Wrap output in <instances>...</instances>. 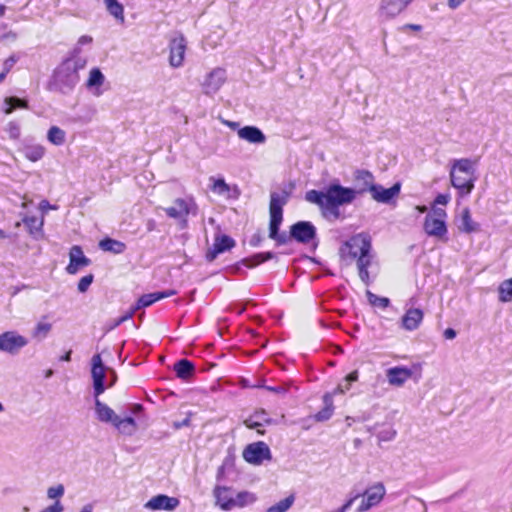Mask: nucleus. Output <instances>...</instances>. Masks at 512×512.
Masks as SVG:
<instances>
[{"label": "nucleus", "instance_id": "e2e57ef3", "mask_svg": "<svg viewBox=\"0 0 512 512\" xmlns=\"http://www.w3.org/2000/svg\"><path fill=\"white\" fill-rule=\"evenodd\" d=\"M465 0H448L447 4L449 8L451 9H457L459 6H461Z\"/></svg>", "mask_w": 512, "mask_h": 512}, {"label": "nucleus", "instance_id": "58836bf2", "mask_svg": "<svg viewBox=\"0 0 512 512\" xmlns=\"http://www.w3.org/2000/svg\"><path fill=\"white\" fill-rule=\"evenodd\" d=\"M294 501V495H289L288 497L280 500L278 503L270 506L266 512H287L292 507Z\"/></svg>", "mask_w": 512, "mask_h": 512}, {"label": "nucleus", "instance_id": "f8f14e48", "mask_svg": "<svg viewBox=\"0 0 512 512\" xmlns=\"http://www.w3.org/2000/svg\"><path fill=\"white\" fill-rule=\"evenodd\" d=\"M316 236V228L310 222L300 221L291 226L290 237L300 243H309Z\"/></svg>", "mask_w": 512, "mask_h": 512}, {"label": "nucleus", "instance_id": "39448f33", "mask_svg": "<svg viewBox=\"0 0 512 512\" xmlns=\"http://www.w3.org/2000/svg\"><path fill=\"white\" fill-rule=\"evenodd\" d=\"M386 495V488L382 482H376L369 486L360 496L362 500L357 507V512H366L379 505Z\"/></svg>", "mask_w": 512, "mask_h": 512}, {"label": "nucleus", "instance_id": "423d86ee", "mask_svg": "<svg viewBox=\"0 0 512 512\" xmlns=\"http://www.w3.org/2000/svg\"><path fill=\"white\" fill-rule=\"evenodd\" d=\"M28 344V339L16 331H6L0 334V351L16 355Z\"/></svg>", "mask_w": 512, "mask_h": 512}, {"label": "nucleus", "instance_id": "0eeeda50", "mask_svg": "<svg viewBox=\"0 0 512 512\" xmlns=\"http://www.w3.org/2000/svg\"><path fill=\"white\" fill-rule=\"evenodd\" d=\"M227 80L226 70L216 67L211 70L203 79L201 87L205 95H214L224 85Z\"/></svg>", "mask_w": 512, "mask_h": 512}, {"label": "nucleus", "instance_id": "c85d7f7f", "mask_svg": "<svg viewBox=\"0 0 512 512\" xmlns=\"http://www.w3.org/2000/svg\"><path fill=\"white\" fill-rule=\"evenodd\" d=\"M324 408L320 410L314 417L316 421H326L333 415V394H325L323 396Z\"/></svg>", "mask_w": 512, "mask_h": 512}, {"label": "nucleus", "instance_id": "7c9ffc66", "mask_svg": "<svg viewBox=\"0 0 512 512\" xmlns=\"http://www.w3.org/2000/svg\"><path fill=\"white\" fill-rule=\"evenodd\" d=\"M99 246L102 250L112 252L114 254H121L126 249V245L123 242L111 238L101 240Z\"/></svg>", "mask_w": 512, "mask_h": 512}, {"label": "nucleus", "instance_id": "20e7f679", "mask_svg": "<svg viewBox=\"0 0 512 512\" xmlns=\"http://www.w3.org/2000/svg\"><path fill=\"white\" fill-rule=\"evenodd\" d=\"M478 161V158H460L452 161L450 182L460 197L468 196L473 191L478 178L476 174Z\"/></svg>", "mask_w": 512, "mask_h": 512}, {"label": "nucleus", "instance_id": "f3484780", "mask_svg": "<svg viewBox=\"0 0 512 512\" xmlns=\"http://www.w3.org/2000/svg\"><path fill=\"white\" fill-rule=\"evenodd\" d=\"M424 318V313L420 308H409L401 318V327L406 331L417 330Z\"/></svg>", "mask_w": 512, "mask_h": 512}, {"label": "nucleus", "instance_id": "9b49d317", "mask_svg": "<svg viewBox=\"0 0 512 512\" xmlns=\"http://www.w3.org/2000/svg\"><path fill=\"white\" fill-rule=\"evenodd\" d=\"M424 231L427 235L437 238L438 240L447 241V226L443 219L434 218L433 216L427 215L425 217Z\"/></svg>", "mask_w": 512, "mask_h": 512}, {"label": "nucleus", "instance_id": "4c0bfd02", "mask_svg": "<svg viewBox=\"0 0 512 512\" xmlns=\"http://www.w3.org/2000/svg\"><path fill=\"white\" fill-rule=\"evenodd\" d=\"M459 229L466 233H471L477 230V225L473 222L468 208H465L462 212Z\"/></svg>", "mask_w": 512, "mask_h": 512}, {"label": "nucleus", "instance_id": "a19ab883", "mask_svg": "<svg viewBox=\"0 0 512 512\" xmlns=\"http://www.w3.org/2000/svg\"><path fill=\"white\" fill-rule=\"evenodd\" d=\"M25 226L28 228L30 234H36L42 231V227L44 224L43 218L38 219L34 216L25 217L23 219Z\"/></svg>", "mask_w": 512, "mask_h": 512}, {"label": "nucleus", "instance_id": "c9c22d12", "mask_svg": "<svg viewBox=\"0 0 512 512\" xmlns=\"http://www.w3.org/2000/svg\"><path fill=\"white\" fill-rule=\"evenodd\" d=\"M498 293L499 301L503 303L512 301V277L500 283Z\"/></svg>", "mask_w": 512, "mask_h": 512}, {"label": "nucleus", "instance_id": "473e14b6", "mask_svg": "<svg viewBox=\"0 0 512 512\" xmlns=\"http://www.w3.org/2000/svg\"><path fill=\"white\" fill-rule=\"evenodd\" d=\"M282 222L270 220L269 224V237L277 242L278 245H282L288 242L289 236L283 232L279 233V227Z\"/></svg>", "mask_w": 512, "mask_h": 512}, {"label": "nucleus", "instance_id": "69168bd1", "mask_svg": "<svg viewBox=\"0 0 512 512\" xmlns=\"http://www.w3.org/2000/svg\"><path fill=\"white\" fill-rule=\"evenodd\" d=\"M135 311H136V309H135V307H134V308H133L129 313H127L126 315L122 316V317L117 321L116 325H119V324L123 323L124 321H126V320H128V319L132 318V316H133V314H134V312H135Z\"/></svg>", "mask_w": 512, "mask_h": 512}, {"label": "nucleus", "instance_id": "9d476101", "mask_svg": "<svg viewBox=\"0 0 512 512\" xmlns=\"http://www.w3.org/2000/svg\"><path fill=\"white\" fill-rule=\"evenodd\" d=\"M92 378L95 398L99 397L104 391V378L106 368L103 365L100 354H96L92 357Z\"/></svg>", "mask_w": 512, "mask_h": 512}, {"label": "nucleus", "instance_id": "5701e85b", "mask_svg": "<svg viewBox=\"0 0 512 512\" xmlns=\"http://www.w3.org/2000/svg\"><path fill=\"white\" fill-rule=\"evenodd\" d=\"M238 137L252 144H263L266 141L264 133L256 126H244L237 132Z\"/></svg>", "mask_w": 512, "mask_h": 512}, {"label": "nucleus", "instance_id": "393cba45", "mask_svg": "<svg viewBox=\"0 0 512 512\" xmlns=\"http://www.w3.org/2000/svg\"><path fill=\"white\" fill-rule=\"evenodd\" d=\"M175 294H176V291L170 289V290H166V291H162V292H154V293L142 295L138 299V301L135 305V309L138 310V309H141L144 307H148V306L152 305L153 303H155L156 301L171 297Z\"/></svg>", "mask_w": 512, "mask_h": 512}, {"label": "nucleus", "instance_id": "a878e982", "mask_svg": "<svg viewBox=\"0 0 512 512\" xmlns=\"http://www.w3.org/2000/svg\"><path fill=\"white\" fill-rule=\"evenodd\" d=\"M113 426L125 436H132L138 430V425L132 417L121 418L119 416Z\"/></svg>", "mask_w": 512, "mask_h": 512}, {"label": "nucleus", "instance_id": "a18cd8bd", "mask_svg": "<svg viewBox=\"0 0 512 512\" xmlns=\"http://www.w3.org/2000/svg\"><path fill=\"white\" fill-rule=\"evenodd\" d=\"M356 179L358 181H362L365 184V186L367 187L366 189L368 191L370 190V186L375 185L373 175L369 171H366V170L358 171L357 175H356Z\"/></svg>", "mask_w": 512, "mask_h": 512}, {"label": "nucleus", "instance_id": "5fc2aeb1", "mask_svg": "<svg viewBox=\"0 0 512 512\" xmlns=\"http://www.w3.org/2000/svg\"><path fill=\"white\" fill-rule=\"evenodd\" d=\"M191 424V418H190V415H188L185 419H183L182 421H175L173 423V427L178 430L182 427H188L190 426Z\"/></svg>", "mask_w": 512, "mask_h": 512}, {"label": "nucleus", "instance_id": "2eb2a0df", "mask_svg": "<svg viewBox=\"0 0 512 512\" xmlns=\"http://www.w3.org/2000/svg\"><path fill=\"white\" fill-rule=\"evenodd\" d=\"M194 203L190 200L178 198L174 201L173 206L165 208L166 214L174 219L184 220L192 212Z\"/></svg>", "mask_w": 512, "mask_h": 512}, {"label": "nucleus", "instance_id": "79ce46f5", "mask_svg": "<svg viewBox=\"0 0 512 512\" xmlns=\"http://www.w3.org/2000/svg\"><path fill=\"white\" fill-rule=\"evenodd\" d=\"M366 295L369 303L373 306H378L384 309L387 308L390 304V300L388 298L377 296L369 290L366 292Z\"/></svg>", "mask_w": 512, "mask_h": 512}, {"label": "nucleus", "instance_id": "1a4fd4ad", "mask_svg": "<svg viewBox=\"0 0 512 512\" xmlns=\"http://www.w3.org/2000/svg\"><path fill=\"white\" fill-rule=\"evenodd\" d=\"M187 43L183 35L173 38L169 44V64L173 68H179L183 65L185 59Z\"/></svg>", "mask_w": 512, "mask_h": 512}, {"label": "nucleus", "instance_id": "4468645a", "mask_svg": "<svg viewBox=\"0 0 512 512\" xmlns=\"http://www.w3.org/2000/svg\"><path fill=\"white\" fill-rule=\"evenodd\" d=\"M179 503V500L175 497L160 494L152 497L145 503L144 507L149 510L173 511L179 506Z\"/></svg>", "mask_w": 512, "mask_h": 512}, {"label": "nucleus", "instance_id": "4be33fe9", "mask_svg": "<svg viewBox=\"0 0 512 512\" xmlns=\"http://www.w3.org/2000/svg\"><path fill=\"white\" fill-rule=\"evenodd\" d=\"M234 246V240L227 235H221L215 238L213 247L208 250L206 258L208 261L216 259L218 254L232 248Z\"/></svg>", "mask_w": 512, "mask_h": 512}, {"label": "nucleus", "instance_id": "f704fd0d", "mask_svg": "<svg viewBox=\"0 0 512 512\" xmlns=\"http://www.w3.org/2000/svg\"><path fill=\"white\" fill-rule=\"evenodd\" d=\"M16 108H28V103L17 97H6L3 102V112L11 114Z\"/></svg>", "mask_w": 512, "mask_h": 512}, {"label": "nucleus", "instance_id": "338daca9", "mask_svg": "<svg viewBox=\"0 0 512 512\" xmlns=\"http://www.w3.org/2000/svg\"><path fill=\"white\" fill-rule=\"evenodd\" d=\"M146 229L148 232H152L156 229V221L153 219H148L146 221Z\"/></svg>", "mask_w": 512, "mask_h": 512}, {"label": "nucleus", "instance_id": "3c124183", "mask_svg": "<svg viewBox=\"0 0 512 512\" xmlns=\"http://www.w3.org/2000/svg\"><path fill=\"white\" fill-rule=\"evenodd\" d=\"M358 380V371L355 370L353 372H351L350 374H348L345 378V382L346 384L343 385L344 389H345V392L348 391L350 389V385L352 382H355Z\"/></svg>", "mask_w": 512, "mask_h": 512}, {"label": "nucleus", "instance_id": "ea45409f", "mask_svg": "<svg viewBox=\"0 0 512 512\" xmlns=\"http://www.w3.org/2000/svg\"><path fill=\"white\" fill-rule=\"evenodd\" d=\"M107 10L111 15H113L116 19H119L121 22L124 21V9L122 4H120L117 0H104Z\"/></svg>", "mask_w": 512, "mask_h": 512}, {"label": "nucleus", "instance_id": "c03bdc74", "mask_svg": "<svg viewBox=\"0 0 512 512\" xmlns=\"http://www.w3.org/2000/svg\"><path fill=\"white\" fill-rule=\"evenodd\" d=\"M64 492V486L62 484H58L47 489V497L51 500L60 501L59 499L64 495Z\"/></svg>", "mask_w": 512, "mask_h": 512}, {"label": "nucleus", "instance_id": "aec40b11", "mask_svg": "<svg viewBox=\"0 0 512 512\" xmlns=\"http://www.w3.org/2000/svg\"><path fill=\"white\" fill-rule=\"evenodd\" d=\"M70 262L66 267V271L69 274H75L81 267L89 265L90 260L83 254L80 246H73L69 253Z\"/></svg>", "mask_w": 512, "mask_h": 512}, {"label": "nucleus", "instance_id": "13d9d810", "mask_svg": "<svg viewBox=\"0 0 512 512\" xmlns=\"http://www.w3.org/2000/svg\"><path fill=\"white\" fill-rule=\"evenodd\" d=\"M16 38H17V34L13 31H8L4 34H0V42L4 41V40L15 41Z\"/></svg>", "mask_w": 512, "mask_h": 512}, {"label": "nucleus", "instance_id": "b1692460", "mask_svg": "<svg viewBox=\"0 0 512 512\" xmlns=\"http://www.w3.org/2000/svg\"><path fill=\"white\" fill-rule=\"evenodd\" d=\"M95 413L100 422L110 423L112 425H114L119 417L112 408L101 402L98 397L95 398Z\"/></svg>", "mask_w": 512, "mask_h": 512}, {"label": "nucleus", "instance_id": "0e129e2a", "mask_svg": "<svg viewBox=\"0 0 512 512\" xmlns=\"http://www.w3.org/2000/svg\"><path fill=\"white\" fill-rule=\"evenodd\" d=\"M444 337L446 339H449V340H452L456 337V331L452 328H447L445 331H444Z\"/></svg>", "mask_w": 512, "mask_h": 512}, {"label": "nucleus", "instance_id": "bb28decb", "mask_svg": "<svg viewBox=\"0 0 512 512\" xmlns=\"http://www.w3.org/2000/svg\"><path fill=\"white\" fill-rule=\"evenodd\" d=\"M105 82V76L99 68H92L89 72V77L86 82L88 89H94V94L99 96L101 94V86Z\"/></svg>", "mask_w": 512, "mask_h": 512}, {"label": "nucleus", "instance_id": "7ed1b4c3", "mask_svg": "<svg viewBox=\"0 0 512 512\" xmlns=\"http://www.w3.org/2000/svg\"><path fill=\"white\" fill-rule=\"evenodd\" d=\"M86 64L87 59L80 56L79 48H74L71 56L54 71L53 79L57 89L62 93L72 91L80 80L79 71L84 69Z\"/></svg>", "mask_w": 512, "mask_h": 512}, {"label": "nucleus", "instance_id": "8fccbe9b", "mask_svg": "<svg viewBox=\"0 0 512 512\" xmlns=\"http://www.w3.org/2000/svg\"><path fill=\"white\" fill-rule=\"evenodd\" d=\"M92 281H93L92 275H87V276L82 277L78 282L79 292H81V293L86 292L87 289L89 288V286L91 285Z\"/></svg>", "mask_w": 512, "mask_h": 512}, {"label": "nucleus", "instance_id": "bf43d9fd", "mask_svg": "<svg viewBox=\"0 0 512 512\" xmlns=\"http://www.w3.org/2000/svg\"><path fill=\"white\" fill-rule=\"evenodd\" d=\"M93 39L91 36H88V35H83L81 36L79 39H78V42H77V47L76 48H79L80 49V46L82 45H86V44H90L92 43Z\"/></svg>", "mask_w": 512, "mask_h": 512}, {"label": "nucleus", "instance_id": "cd10ccee", "mask_svg": "<svg viewBox=\"0 0 512 512\" xmlns=\"http://www.w3.org/2000/svg\"><path fill=\"white\" fill-rule=\"evenodd\" d=\"M174 370L176 372L177 377L188 380L192 377L194 373V365L191 361L187 359H181L174 365Z\"/></svg>", "mask_w": 512, "mask_h": 512}, {"label": "nucleus", "instance_id": "4d7b16f0", "mask_svg": "<svg viewBox=\"0 0 512 512\" xmlns=\"http://www.w3.org/2000/svg\"><path fill=\"white\" fill-rule=\"evenodd\" d=\"M430 216H433L434 218H440V219H443L445 221V218L447 216L446 212L444 209H441V208H435L433 209V212L432 214H429Z\"/></svg>", "mask_w": 512, "mask_h": 512}, {"label": "nucleus", "instance_id": "de8ad7c7", "mask_svg": "<svg viewBox=\"0 0 512 512\" xmlns=\"http://www.w3.org/2000/svg\"><path fill=\"white\" fill-rule=\"evenodd\" d=\"M229 190H230V188H229L228 184H226L224 179L214 180L213 185H212L213 192H215L219 195H224V194H227L229 192Z\"/></svg>", "mask_w": 512, "mask_h": 512}, {"label": "nucleus", "instance_id": "a211bd4d", "mask_svg": "<svg viewBox=\"0 0 512 512\" xmlns=\"http://www.w3.org/2000/svg\"><path fill=\"white\" fill-rule=\"evenodd\" d=\"M412 374L411 369L403 366L392 367L386 371L388 383L396 387L403 386L404 383L412 377Z\"/></svg>", "mask_w": 512, "mask_h": 512}, {"label": "nucleus", "instance_id": "f03ea898", "mask_svg": "<svg viewBox=\"0 0 512 512\" xmlns=\"http://www.w3.org/2000/svg\"><path fill=\"white\" fill-rule=\"evenodd\" d=\"M370 250V239L364 234H357L351 237L340 249L341 256L344 259H357L359 277L366 285L370 283L368 272V267L371 265L372 260Z\"/></svg>", "mask_w": 512, "mask_h": 512}, {"label": "nucleus", "instance_id": "774afa93", "mask_svg": "<svg viewBox=\"0 0 512 512\" xmlns=\"http://www.w3.org/2000/svg\"><path fill=\"white\" fill-rule=\"evenodd\" d=\"M93 508H94V507H93V504L89 503V504L84 505V506L81 508L80 512H92V511H93Z\"/></svg>", "mask_w": 512, "mask_h": 512}, {"label": "nucleus", "instance_id": "f257e3e1", "mask_svg": "<svg viewBox=\"0 0 512 512\" xmlns=\"http://www.w3.org/2000/svg\"><path fill=\"white\" fill-rule=\"evenodd\" d=\"M358 193L355 189L331 184L326 191L309 190L305 199L319 206L325 218L337 220L340 218L339 206L352 203Z\"/></svg>", "mask_w": 512, "mask_h": 512}, {"label": "nucleus", "instance_id": "680f3d73", "mask_svg": "<svg viewBox=\"0 0 512 512\" xmlns=\"http://www.w3.org/2000/svg\"><path fill=\"white\" fill-rule=\"evenodd\" d=\"M265 389H267L268 391L274 392V393H278V394L286 393V388L284 386H276V387L266 386Z\"/></svg>", "mask_w": 512, "mask_h": 512}, {"label": "nucleus", "instance_id": "49530a36", "mask_svg": "<svg viewBox=\"0 0 512 512\" xmlns=\"http://www.w3.org/2000/svg\"><path fill=\"white\" fill-rule=\"evenodd\" d=\"M274 258V254L272 252L258 253L252 257L250 260L252 263L248 265L249 267H254L260 263L271 260ZM247 262L249 260H246Z\"/></svg>", "mask_w": 512, "mask_h": 512}, {"label": "nucleus", "instance_id": "c756f323", "mask_svg": "<svg viewBox=\"0 0 512 512\" xmlns=\"http://www.w3.org/2000/svg\"><path fill=\"white\" fill-rule=\"evenodd\" d=\"M271 422L270 418H268L267 413L264 410L256 412L254 415L250 416L244 421V424L248 428H258L263 426L264 424H269Z\"/></svg>", "mask_w": 512, "mask_h": 512}, {"label": "nucleus", "instance_id": "09e8293b", "mask_svg": "<svg viewBox=\"0 0 512 512\" xmlns=\"http://www.w3.org/2000/svg\"><path fill=\"white\" fill-rule=\"evenodd\" d=\"M5 132L11 139L17 140L20 137V126L18 123L10 121L5 127Z\"/></svg>", "mask_w": 512, "mask_h": 512}, {"label": "nucleus", "instance_id": "e433bc0d", "mask_svg": "<svg viewBox=\"0 0 512 512\" xmlns=\"http://www.w3.org/2000/svg\"><path fill=\"white\" fill-rule=\"evenodd\" d=\"M24 154L28 160L36 162L43 158L45 148L41 145H30L25 147Z\"/></svg>", "mask_w": 512, "mask_h": 512}, {"label": "nucleus", "instance_id": "6ab92c4d", "mask_svg": "<svg viewBox=\"0 0 512 512\" xmlns=\"http://www.w3.org/2000/svg\"><path fill=\"white\" fill-rule=\"evenodd\" d=\"M411 4L408 0H381V14L388 18L401 14Z\"/></svg>", "mask_w": 512, "mask_h": 512}, {"label": "nucleus", "instance_id": "412c9836", "mask_svg": "<svg viewBox=\"0 0 512 512\" xmlns=\"http://www.w3.org/2000/svg\"><path fill=\"white\" fill-rule=\"evenodd\" d=\"M216 505L222 510L229 511L233 509L234 490L225 486H216L213 491Z\"/></svg>", "mask_w": 512, "mask_h": 512}, {"label": "nucleus", "instance_id": "864d4df0", "mask_svg": "<svg viewBox=\"0 0 512 512\" xmlns=\"http://www.w3.org/2000/svg\"><path fill=\"white\" fill-rule=\"evenodd\" d=\"M16 61H17V58L15 56H10L8 59L5 60V62L3 64V71H2V73L5 74V76L12 69V67L14 66Z\"/></svg>", "mask_w": 512, "mask_h": 512}, {"label": "nucleus", "instance_id": "dca6fc26", "mask_svg": "<svg viewBox=\"0 0 512 512\" xmlns=\"http://www.w3.org/2000/svg\"><path fill=\"white\" fill-rule=\"evenodd\" d=\"M288 195L285 192H272L270 195V220L282 222L283 206L287 202Z\"/></svg>", "mask_w": 512, "mask_h": 512}, {"label": "nucleus", "instance_id": "72a5a7b5", "mask_svg": "<svg viewBox=\"0 0 512 512\" xmlns=\"http://www.w3.org/2000/svg\"><path fill=\"white\" fill-rule=\"evenodd\" d=\"M48 141L56 146H61L66 141V132L58 126H51L47 132Z\"/></svg>", "mask_w": 512, "mask_h": 512}, {"label": "nucleus", "instance_id": "6e6552de", "mask_svg": "<svg viewBox=\"0 0 512 512\" xmlns=\"http://www.w3.org/2000/svg\"><path fill=\"white\" fill-rule=\"evenodd\" d=\"M243 458L248 463L261 464L263 460L271 458L270 449L264 442L249 444L243 451Z\"/></svg>", "mask_w": 512, "mask_h": 512}, {"label": "nucleus", "instance_id": "37998d69", "mask_svg": "<svg viewBox=\"0 0 512 512\" xmlns=\"http://www.w3.org/2000/svg\"><path fill=\"white\" fill-rule=\"evenodd\" d=\"M52 325L48 322L40 321L35 326L33 336L36 338L44 339L51 331Z\"/></svg>", "mask_w": 512, "mask_h": 512}, {"label": "nucleus", "instance_id": "603ef678", "mask_svg": "<svg viewBox=\"0 0 512 512\" xmlns=\"http://www.w3.org/2000/svg\"><path fill=\"white\" fill-rule=\"evenodd\" d=\"M64 506L60 501H55L54 504L44 508L40 512H63Z\"/></svg>", "mask_w": 512, "mask_h": 512}, {"label": "nucleus", "instance_id": "2f4dec72", "mask_svg": "<svg viewBox=\"0 0 512 512\" xmlns=\"http://www.w3.org/2000/svg\"><path fill=\"white\" fill-rule=\"evenodd\" d=\"M256 501V497L253 493L242 491L233 495V509L242 508L246 505L252 504Z\"/></svg>", "mask_w": 512, "mask_h": 512}, {"label": "nucleus", "instance_id": "ddd939ff", "mask_svg": "<svg viewBox=\"0 0 512 512\" xmlns=\"http://www.w3.org/2000/svg\"><path fill=\"white\" fill-rule=\"evenodd\" d=\"M401 190V184L395 183L390 188H384L381 185L375 184L374 186H370V194L371 197L379 202V203H385L388 204L392 201L393 198L397 197Z\"/></svg>", "mask_w": 512, "mask_h": 512}, {"label": "nucleus", "instance_id": "052dcab7", "mask_svg": "<svg viewBox=\"0 0 512 512\" xmlns=\"http://www.w3.org/2000/svg\"><path fill=\"white\" fill-rule=\"evenodd\" d=\"M56 207L55 206H52L49 204V202L47 200H42L39 204V209L43 212V213H46L49 209H55Z\"/></svg>", "mask_w": 512, "mask_h": 512}, {"label": "nucleus", "instance_id": "6e6d98bb", "mask_svg": "<svg viewBox=\"0 0 512 512\" xmlns=\"http://www.w3.org/2000/svg\"><path fill=\"white\" fill-rule=\"evenodd\" d=\"M450 201V196L448 194H439L435 198V203L440 205H447Z\"/></svg>", "mask_w": 512, "mask_h": 512}]
</instances>
